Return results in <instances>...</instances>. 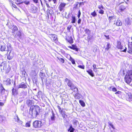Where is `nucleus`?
<instances>
[{
	"instance_id": "obj_50",
	"label": "nucleus",
	"mask_w": 132,
	"mask_h": 132,
	"mask_svg": "<svg viewBox=\"0 0 132 132\" xmlns=\"http://www.w3.org/2000/svg\"><path fill=\"white\" fill-rule=\"evenodd\" d=\"M108 123L110 126H111L112 128H113V129L114 128L113 125L112 123L111 122H108Z\"/></svg>"
},
{
	"instance_id": "obj_45",
	"label": "nucleus",
	"mask_w": 132,
	"mask_h": 132,
	"mask_svg": "<svg viewBox=\"0 0 132 132\" xmlns=\"http://www.w3.org/2000/svg\"><path fill=\"white\" fill-rule=\"evenodd\" d=\"M0 67L1 68V70L2 71H4V70H5V68H6V67L5 66H3L2 67V64H1L0 65Z\"/></svg>"
},
{
	"instance_id": "obj_22",
	"label": "nucleus",
	"mask_w": 132,
	"mask_h": 132,
	"mask_svg": "<svg viewBox=\"0 0 132 132\" xmlns=\"http://www.w3.org/2000/svg\"><path fill=\"white\" fill-rule=\"evenodd\" d=\"M86 71L92 77L94 76V74L92 70L89 69L88 70H87Z\"/></svg>"
},
{
	"instance_id": "obj_48",
	"label": "nucleus",
	"mask_w": 132,
	"mask_h": 132,
	"mask_svg": "<svg viewBox=\"0 0 132 132\" xmlns=\"http://www.w3.org/2000/svg\"><path fill=\"white\" fill-rule=\"evenodd\" d=\"M24 104H23L21 105L20 107V109L22 111H23L24 110Z\"/></svg>"
},
{
	"instance_id": "obj_53",
	"label": "nucleus",
	"mask_w": 132,
	"mask_h": 132,
	"mask_svg": "<svg viewBox=\"0 0 132 132\" xmlns=\"http://www.w3.org/2000/svg\"><path fill=\"white\" fill-rule=\"evenodd\" d=\"M112 90L113 92H116L117 91V90L115 87H113L112 88Z\"/></svg>"
},
{
	"instance_id": "obj_47",
	"label": "nucleus",
	"mask_w": 132,
	"mask_h": 132,
	"mask_svg": "<svg viewBox=\"0 0 132 132\" xmlns=\"http://www.w3.org/2000/svg\"><path fill=\"white\" fill-rule=\"evenodd\" d=\"M78 67L83 69H84L85 68V66L84 65H79L78 66Z\"/></svg>"
},
{
	"instance_id": "obj_56",
	"label": "nucleus",
	"mask_w": 132,
	"mask_h": 132,
	"mask_svg": "<svg viewBox=\"0 0 132 132\" xmlns=\"http://www.w3.org/2000/svg\"><path fill=\"white\" fill-rule=\"evenodd\" d=\"M32 1L35 3L37 4L38 3V0H32Z\"/></svg>"
},
{
	"instance_id": "obj_64",
	"label": "nucleus",
	"mask_w": 132,
	"mask_h": 132,
	"mask_svg": "<svg viewBox=\"0 0 132 132\" xmlns=\"http://www.w3.org/2000/svg\"><path fill=\"white\" fill-rule=\"evenodd\" d=\"M71 27H68L67 28V30L69 31V32L70 31V29Z\"/></svg>"
},
{
	"instance_id": "obj_59",
	"label": "nucleus",
	"mask_w": 132,
	"mask_h": 132,
	"mask_svg": "<svg viewBox=\"0 0 132 132\" xmlns=\"http://www.w3.org/2000/svg\"><path fill=\"white\" fill-rule=\"evenodd\" d=\"M125 47V49H124L123 50H122V51L125 52H126V51L127 48L126 47Z\"/></svg>"
},
{
	"instance_id": "obj_38",
	"label": "nucleus",
	"mask_w": 132,
	"mask_h": 132,
	"mask_svg": "<svg viewBox=\"0 0 132 132\" xmlns=\"http://www.w3.org/2000/svg\"><path fill=\"white\" fill-rule=\"evenodd\" d=\"M79 102L81 105L82 106L84 107L85 106V104L83 101L80 100Z\"/></svg>"
},
{
	"instance_id": "obj_52",
	"label": "nucleus",
	"mask_w": 132,
	"mask_h": 132,
	"mask_svg": "<svg viewBox=\"0 0 132 132\" xmlns=\"http://www.w3.org/2000/svg\"><path fill=\"white\" fill-rule=\"evenodd\" d=\"M42 93V92L41 91H39L38 92V97H41V94Z\"/></svg>"
},
{
	"instance_id": "obj_51",
	"label": "nucleus",
	"mask_w": 132,
	"mask_h": 132,
	"mask_svg": "<svg viewBox=\"0 0 132 132\" xmlns=\"http://www.w3.org/2000/svg\"><path fill=\"white\" fill-rule=\"evenodd\" d=\"M98 8L100 10L101 9H103L104 7H103V6L102 5H99L98 6Z\"/></svg>"
},
{
	"instance_id": "obj_19",
	"label": "nucleus",
	"mask_w": 132,
	"mask_h": 132,
	"mask_svg": "<svg viewBox=\"0 0 132 132\" xmlns=\"http://www.w3.org/2000/svg\"><path fill=\"white\" fill-rule=\"evenodd\" d=\"M20 96H22L24 97V96H26L27 94V92L25 91H23L20 94Z\"/></svg>"
},
{
	"instance_id": "obj_62",
	"label": "nucleus",
	"mask_w": 132,
	"mask_h": 132,
	"mask_svg": "<svg viewBox=\"0 0 132 132\" xmlns=\"http://www.w3.org/2000/svg\"><path fill=\"white\" fill-rule=\"evenodd\" d=\"M80 15H81V13L80 12V11H79V12L78 14V18H79L80 17Z\"/></svg>"
},
{
	"instance_id": "obj_26",
	"label": "nucleus",
	"mask_w": 132,
	"mask_h": 132,
	"mask_svg": "<svg viewBox=\"0 0 132 132\" xmlns=\"http://www.w3.org/2000/svg\"><path fill=\"white\" fill-rule=\"evenodd\" d=\"M0 91H1V93L2 94H4L5 92V89L2 85L0 87Z\"/></svg>"
},
{
	"instance_id": "obj_12",
	"label": "nucleus",
	"mask_w": 132,
	"mask_h": 132,
	"mask_svg": "<svg viewBox=\"0 0 132 132\" xmlns=\"http://www.w3.org/2000/svg\"><path fill=\"white\" fill-rule=\"evenodd\" d=\"M27 88V84L24 83V82H22L20 84L18 88Z\"/></svg>"
},
{
	"instance_id": "obj_2",
	"label": "nucleus",
	"mask_w": 132,
	"mask_h": 132,
	"mask_svg": "<svg viewBox=\"0 0 132 132\" xmlns=\"http://www.w3.org/2000/svg\"><path fill=\"white\" fill-rule=\"evenodd\" d=\"M132 80V70L128 71L125 77V81L128 84H129Z\"/></svg>"
},
{
	"instance_id": "obj_9",
	"label": "nucleus",
	"mask_w": 132,
	"mask_h": 132,
	"mask_svg": "<svg viewBox=\"0 0 132 132\" xmlns=\"http://www.w3.org/2000/svg\"><path fill=\"white\" fill-rule=\"evenodd\" d=\"M14 56V54L13 52L10 51L7 56V59L9 60H11L12 59Z\"/></svg>"
},
{
	"instance_id": "obj_29",
	"label": "nucleus",
	"mask_w": 132,
	"mask_h": 132,
	"mask_svg": "<svg viewBox=\"0 0 132 132\" xmlns=\"http://www.w3.org/2000/svg\"><path fill=\"white\" fill-rule=\"evenodd\" d=\"M51 113L52 114V115L51 117V120L52 121H54L55 120V114L53 111H52Z\"/></svg>"
},
{
	"instance_id": "obj_57",
	"label": "nucleus",
	"mask_w": 132,
	"mask_h": 132,
	"mask_svg": "<svg viewBox=\"0 0 132 132\" xmlns=\"http://www.w3.org/2000/svg\"><path fill=\"white\" fill-rule=\"evenodd\" d=\"M81 20L80 19H79L78 21L77 22L79 24H80L81 23Z\"/></svg>"
},
{
	"instance_id": "obj_4",
	"label": "nucleus",
	"mask_w": 132,
	"mask_h": 132,
	"mask_svg": "<svg viewBox=\"0 0 132 132\" xmlns=\"http://www.w3.org/2000/svg\"><path fill=\"white\" fill-rule=\"evenodd\" d=\"M6 25L9 28L12 29V33H14V32L18 30V28L16 26L14 25H11V21L8 20Z\"/></svg>"
},
{
	"instance_id": "obj_34",
	"label": "nucleus",
	"mask_w": 132,
	"mask_h": 132,
	"mask_svg": "<svg viewBox=\"0 0 132 132\" xmlns=\"http://www.w3.org/2000/svg\"><path fill=\"white\" fill-rule=\"evenodd\" d=\"M128 52L130 54H132V46H131L128 45Z\"/></svg>"
},
{
	"instance_id": "obj_25",
	"label": "nucleus",
	"mask_w": 132,
	"mask_h": 132,
	"mask_svg": "<svg viewBox=\"0 0 132 132\" xmlns=\"http://www.w3.org/2000/svg\"><path fill=\"white\" fill-rule=\"evenodd\" d=\"M126 8V7L123 5H121L119 7V10L121 11H123Z\"/></svg>"
},
{
	"instance_id": "obj_30",
	"label": "nucleus",
	"mask_w": 132,
	"mask_h": 132,
	"mask_svg": "<svg viewBox=\"0 0 132 132\" xmlns=\"http://www.w3.org/2000/svg\"><path fill=\"white\" fill-rule=\"evenodd\" d=\"M12 94L14 95H16L18 94L17 90L14 88L12 89Z\"/></svg>"
},
{
	"instance_id": "obj_41",
	"label": "nucleus",
	"mask_w": 132,
	"mask_h": 132,
	"mask_svg": "<svg viewBox=\"0 0 132 132\" xmlns=\"http://www.w3.org/2000/svg\"><path fill=\"white\" fill-rule=\"evenodd\" d=\"M57 59L62 63H63L64 62V60L63 58H60L57 57Z\"/></svg>"
},
{
	"instance_id": "obj_23",
	"label": "nucleus",
	"mask_w": 132,
	"mask_h": 132,
	"mask_svg": "<svg viewBox=\"0 0 132 132\" xmlns=\"http://www.w3.org/2000/svg\"><path fill=\"white\" fill-rule=\"evenodd\" d=\"M16 35L20 39H22V35L21 34V32L20 31H19L17 32Z\"/></svg>"
},
{
	"instance_id": "obj_15",
	"label": "nucleus",
	"mask_w": 132,
	"mask_h": 132,
	"mask_svg": "<svg viewBox=\"0 0 132 132\" xmlns=\"http://www.w3.org/2000/svg\"><path fill=\"white\" fill-rule=\"evenodd\" d=\"M117 47L121 50L123 49V46L121 45V42L120 41H118L117 43Z\"/></svg>"
},
{
	"instance_id": "obj_63",
	"label": "nucleus",
	"mask_w": 132,
	"mask_h": 132,
	"mask_svg": "<svg viewBox=\"0 0 132 132\" xmlns=\"http://www.w3.org/2000/svg\"><path fill=\"white\" fill-rule=\"evenodd\" d=\"M86 2H80V4L81 5H84V3Z\"/></svg>"
},
{
	"instance_id": "obj_42",
	"label": "nucleus",
	"mask_w": 132,
	"mask_h": 132,
	"mask_svg": "<svg viewBox=\"0 0 132 132\" xmlns=\"http://www.w3.org/2000/svg\"><path fill=\"white\" fill-rule=\"evenodd\" d=\"M93 38V37L92 35L90 34L88 35L87 39L89 40H90L92 39Z\"/></svg>"
},
{
	"instance_id": "obj_33",
	"label": "nucleus",
	"mask_w": 132,
	"mask_h": 132,
	"mask_svg": "<svg viewBox=\"0 0 132 132\" xmlns=\"http://www.w3.org/2000/svg\"><path fill=\"white\" fill-rule=\"evenodd\" d=\"M11 45L10 44H8L7 45V49H6V51H11L12 50V48L11 47Z\"/></svg>"
},
{
	"instance_id": "obj_28",
	"label": "nucleus",
	"mask_w": 132,
	"mask_h": 132,
	"mask_svg": "<svg viewBox=\"0 0 132 132\" xmlns=\"http://www.w3.org/2000/svg\"><path fill=\"white\" fill-rule=\"evenodd\" d=\"M122 23L121 21L119 19H117V22L116 23V24L117 26H121L122 24Z\"/></svg>"
},
{
	"instance_id": "obj_13",
	"label": "nucleus",
	"mask_w": 132,
	"mask_h": 132,
	"mask_svg": "<svg viewBox=\"0 0 132 132\" xmlns=\"http://www.w3.org/2000/svg\"><path fill=\"white\" fill-rule=\"evenodd\" d=\"M26 104H27L28 106L30 107V108L32 106H35L32 105L33 104L32 101L31 100H27L26 102Z\"/></svg>"
},
{
	"instance_id": "obj_20",
	"label": "nucleus",
	"mask_w": 132,
	"mask_h": 132,
	"mask_svg": "<svg viewBox=\"0 0 132 132\" xmlns=\"http://www.w3.org/2000/svg\"><path fill=\"white\" fill-rule=\"evenodd\" d=\"M15 1V3L16 4L19 5V6H20L21 5L22 3V0H14Z\"/></svg>"
},
{
	"instance_id": "obj_14",
	"label": "nucleus",
	"mask_w": 132,
	"mask_h": 132,
	"mask_svg": "<svg viewBox=\"0 0 132 132\" xmlns=\"http://www.w3.org/2000/svg\"><path fill=\"white\" fill-rule=\"evenodd\" d=\"M0 50L1 51H6V48L5 45H0Z\"/></svg>"
},
{
	"instance_id": "obj_40",
	"label": "nucleus",
	"mask_w": 132,
	"mask_h": 132,
	"mask_svg": "<svg viewBox=\"0 0 132 132\" xmlns=\"http://www.w3.org/2000/svg\"><path fill=\"white\" fill-rule=\"evenodd\" d=\"M31 121H29L26 123L25 126L26 127H29L30 126Z\"/></svg>"
},
{
	"instance_id": "obj_55",
	"label": "nucleus",
	"mask_w": 132,
	"mask_h": 132,
	"mask_svg": "<svg viewBox=\"0 0 132 132\" xmlns=\"http://www.w3.org/2000/svg\"><path fill=\"white\" fill-rule=\"evenodd\" d=\"M22 75L23 76L25 77L26 72L25 71H23L22 72Z\"/></svg>"
},
{
	"instance_id": "obj_8",
	"label": "nucleus",
	"mask_w": 132,
	"mask_h": 132,
	"mask_svg": "<svg viewBox=\"0 0 132 132\" xmlns=\"http://www.w3.org/2000/svg\"><path fill=\"white\" fill-rule=\"evenodd\" d=\"M75 92H77V93L74 95L75 98L77 99H79L82 98V96L78 92V91Z\"/></svg>"
},
{
	"instance_id": "obj_17",
	"label": "nucleus",
	"mask_w": 132,
	"mask_h": 132,
	"mask_svg": "<svg viewBox=\"0 0 132 132\" xmlns=\"http://www.w3.org/2000/svg\"><path fill=\"white\" fill-rule=\"evenodd\" d=\"M68 47L71 49L75 50L76 51L78 52V49L75 45H72L71 46H69Z\"/></svg>"
},
{
	"instance_id": "obj_6",
	"label": "nucleus",
	"mask_w": 132,
	"mask_h": 132,
	"mask_svg": "<svg viewBox=\"0 0 132 132\" xmlns=\"http://www.w3.org/2000/svg\"><path fill=\"white\" fill-rule=\"evenodd\" d=\"M38 8L34 5L31 4L30 9V12L33 14L37 13Z\"/></svg>"
},
{
	"instance_id": "obj_44",
	"label": "nucleus",
	"mask_w": 132,
	"mask_h": 132,
	"mask_svg": "<svg viewBox=\"0 0 132 132\" xmlns=\"http://www.w3.org/2000/svg\"><path fill=\"white\" fill-rule=\"evenodd\" d=\"M91 15L93 17H95L97 15V14L95 11H94L91 14Z\"/></svg>"
},
{
	"instance_id": "obj_24",
	"label": "nucleus",
	"mask_w": 132,
	"mask_h": 132,
	"mask_svg": "<svg viewBox=\"0 0 132 132\" xmlns=\"http://www.w3.org/2000/svg\"><path fill=\"white\" fill-rule=\"evenodd\" d=\"M72 122L74 127H76L78 123V121L76 120H73L72 121Z\"/></svg>"
},
{
	"instance_id": "obj_5",
	"label": "nucleus",
	"mask_w": 132,
	"mask_h": 132,
	"mask_svg": "<svg viewBox=\"0 0 132 132\" xmlns=\"http://www.w3.org/2000/svg\"><path fill=\"white\" fill-rule=\"evenodd\" d=\"M42 124H43L42 122L39 120L35 121L33 122L32 123L33 127L36 128H41Z\"/></svg>"
},
{
	"instance_id": "obj_46",
	"label": "nucleus",
	"mask_w": 132,
	"mask_h": 132,
	"mask_svg": "<svg viewBox=\"0 0 132 132\" xmlns=\"http://www.w3.org/2000/svg\"><path fill=\"white\" fill-rule=\"evenodd\" d=\"M128 97L129 98V99L131 100L132 98V96L130 93L128 94Z\"/></svg>"
},
{
	"instance_id": "obj_61",
	"label": "nucleus",
	"mask_w": 132,
	"mask_h": 132,
	"mask_svg": "<svg viewBox=\"0 0 132 132\" xmlns=\"http://www.w3.org/2000/svg\"><path fill=\"white\" fill-rule=\"evenodd\" d=\"M93 67L94 68V69H96V65L95 64H93Z\"/></svg>"
},
{
	"instance_id": "obj_37",
	"label": "nucleus",
	"mask_w": 132,
	"mask_h": 132,
	"mask_svg": "<svg viewBox=\"0 0 132 132\" xmlns=\"http://www.w3.org/2000/svg\"><path fill=\"white\" fill-rule=\"evenodd\" d=\"M85 32L86 34H87V35H88L90 34V31L88 29H86L85 30Z\"/></svg>"
},
{
	"instance_id": "obj_36",
	"label": "nucleus",
	"mask_w": 132,
	"mask_h": 132,
	"mask_svg": "<svg viewBox=\"0 0 132 132\" xmlns=\"http://www.w3.org/2000/svg\"><path fill=\"white\" fill-rule=\"evenodd\" d=\"M75 130V129L72 127V126L71 125L68 131H70V132H73Z\"/></svg>"
},
{
	"instance_id": "obj_10",
	"label": "nucleus",
	"mask_w": 132,
	"mask_h": 132,
	"mask_svg": "<svg viewBox=\"0 0 132 132\" xmlns=\"http://www.w3.org/2000/svg\"><path fill=\"white\" fill-rule=\"evenodd\" d=\"M43 70H44L43 69L41 70L39 73V76L42 79L43 83V80L44 79V78L45 76V74Z\"/></svg>"
},
{
	"instance_id": "obj_58",
	"label": "nucleus",
	"mask_w": 132,
	"mask_h": 132,
	"mask_svg": "<svg viewBox=\"0 0 132 132\" xmlns=\"http://www.w3.org/2000/svg\"><path fill=\"white\" fill-rule=\"evenodd\" d=\"M121 92L120 91H118L117 92H116L115 93V94H120L121 93Z\"/></svg>"
},
{
	"instance_id": "obj_39",
	"label": "nucleus",
	"mask_w": 132,
	"mask_h": 132,
	"mask_svg": "<svg viewBox=\"0 0 132 132\" xmlns=\"http://www.w3.org/2000/svg\"><path fill=\"white\" fill-rule=\"evenodd\" d=\"M70 59H69V60L71 61L72 63L73 64H75V62L74 59L71 56H70Z\"/></svg>"
},
{
	"instance_id": "obj_21",
	"label": "nucleus",
	"mask_w": 132,
	"mask_h": 132,
	"mask_svg": "<svg viewBox=\"0 0 132 132\" xmlns=\"http://www.w3.org/2000/svg\"><path fill=\"white\" fill-rule=\"evenodd\" d=\"M4 82H5L7 85H10L11 84V80L10 78H8L6 81H4Z\"/></svg>"
},
{
	"instance_id": "obj_31",
	"label": "nucleus",
	"mask_w": 132,
	"mask_h": 132,
	"mask_svg": "<svg viewBox=\"0 0 132 132\" xmlns=\"http://www.w3.org/2000/svg\"><path fill=\"white\" fill-rule=\"evenodd\" d=\"M52 37L54 41H57V36L55 34H52Z\"/></svg>"
},
{
	"instance_id": "obj_11",
	"label": "nucleus",
	"mask_w": 132,
	"mask_h": 132,
	"mask_svg": "<svg viewBox=\"0 0 132 132\" xmlns=\"http://www.w3.org/2000/svg\"><path fill=\"white\" fill-rule=\"evenodd\" d=\"M66 5V4L64 3H61L59 5V9L61 11H64V9Z\"/></svg>"
},
{
	"instance_id": "obj_1",
	"label": "nucleus",
	"mask_w": 132,
	"mask_h": 132,
	"mask_svg": "<svg viewBox=\"0 0 132 132\" xmlns=\"http://www.w3.org/2000/svg\"><path fill=\"white\" fill-rule=\"evenodd\" d=\"M40 111V108L39 106H32L30 108L29 114L31 117L36 118L39 114Z\"/></svg>"
},
{
	"instance_id": "obj_7",
	"label": "nucleus",
	"mask_w": 132,
	"mask_h": 132,
	"mask_svg": "<svg viewBox=\"0 0 132 132\" xmlns=\"http://www.w3.org/2000/svg\"><path fill=\"white\" fill-rule=\"evenodd\" d=\"M131 23V21L130 19L127 18L125 19L124 23L126 26L129 27Z\"/></svg>"
},
{
	"instance_id": "obj_3",
	"label": "nucleus",
	"mask_w": 132,
	"mask_h": 132,
	"mask_svg": "<svg viewBox=\"0 0 132 132\" xmlns=\"http://www.w3.org/2000/svg\"><path fill=\"white\" fill-rule=\"evenodd\" d=\"M67 84L68 86L70 88V89L73 92L78 91V88L74 85L71 80H69Z\"/></svg>"
},
{
	"instance_id": "obj_16",
	"label": "nucleus",
	"mask_w": 132,
	"mask_h": 132,
	"mask_svg": "<svg viewBox=\"0 0 132 132\" xmlns=\"http://www.w3.org/2000/svg\"><path fill=\"white\" fill-rule=\"evenodd\" d=\"M6 121V118L4 116L0 115V123H4Z\"/></svg>"
},
{
	"instance_id": "obj_49",
	"label": "nucleus",
	"mask_w": 132,
	"mask_h": 132,
	"mask_svg": "<svg viewBox=\"0 0 132 132\" xmlns=\"http://www.w3.org/2000/svg\"><path fill=\"white\" fill-rule=\"evenodd\" d=\"M99 13L101 14H103L104 13V11L102 9H101L99 11Z\"/></svg>"
},
{
	"instance_id": "obj_32",
	"label": "nucleus",
	"mask_w": 132,
	"mask_h": 132,
	"mask_svg": "<svg viewBox=\"0 0 132 132\" xmlns=\"http://www.w3.org/2000/svg\"><path fill=\"white\" fill-rule=\"evenodd\" d=\"M107 44L105 48V50L108 51L110 48L111 47V45L108 42L106 43Z\"/></svg>"
},
{
	"instance_id": "obj_43",
	"label": "nucleus",
	"mask_w": 132,
	"mask_h": 132,
	"mask_svg": "<svg viewBox=\"0 0 132 132\" xmlns=\"http://www.w3.org/2000/svg\"><path fill=\"white\" fill-rule=\"evenodd\" d=\"M26 5H29L30 3V2L28 0H25L24 2H23Z\"/></svg>"
},
{
	"instance_id": "obj_27",
	"label": "nucleus",
	"mask_w": 132,
	"mask_h": 132,
	"mask_svg": "<svg viewBox=\"0 0 132 132\" xmlns=\"http://www.w3.org/2000/svg\"><path fill=\"white\" fill-rule=\"evenodd\" d=\"M67 40L70 44H72L73 43V39L71 37H68Z\"/></svg>"
},
{
	"instance_id": "obj_35",
	"label": "nucleus",
	"mask_w": 132,
	"mask_h": 132,
	"mask_svg": "<svg viewBox=\"0 0 132 132\" xmlns=\"http://www.w3.org/2000/svg\"><path fill=\"white\" fill-rule=\"evenodd\" d=\"M72 17V19H71V22L72 23H75L76 21V19L75 18V17L73 16V15H72V16L71 17Z\"/></svg>"
},
{
	"instance_id": "obj_60",
	"label": "nucleus",
	"mask_w": 132,
	"mask_h": 132,
	"mask_svg": "<svg viewBox=\"0 0 132 132\" xmlns=\"http://www.w3.org/2000/svg\"><path fill=\"white\" fill-rule=\"evenodd\" d=\"M45 2L46 3V5H47V7H50V6H49V5L47 3V1H46L45 0Z\"/></svg>"
},
{
	"instance_id": "obj_18",
	"label": "nucleus",
	"mask_w": 132,
	"mask_h": 132,
	"mask_svg": "<svg viewBox=\"0 0 132 132\" xmlns=\"http://www.w3.org/2000/svg\"><path fill=\"white\" fill-rule=\"evenodd\" d=\"M14 121L18 123H20L21 122L18 115H16L14 117Z\"/></svg>"
},
{
	"instance_id": "obj_54",
	"label": "nucleus",
	"mask_w": 132,
	"mask_h": 132,
	"mask_svg": "<svg viewBox=\"0 0 132 132\" xmlns=\"http://www.w3.org/2000/svg\"><path fill=\"white\" fill-rule=\"evenodd\" d=\"M104 35L105 37L107 39H110V37L109 36V35H106L105 34H104Z\"/></svg>"
}]
</instances>
